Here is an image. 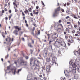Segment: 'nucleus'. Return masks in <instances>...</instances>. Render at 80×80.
I'll return each mask as SVG.
<instances>
[{
	"instance_id": "47",
	"label": "nucleus",
	"mask_w": 80,
	"mask_h": 80,
	"mask_svg": "<svg viewBox=\"0 0 80 80\" xmlns=\"http://www.w3.org/2000/svg\"><path fill=\"white\" fill-rule=\"evenodd\" d=\"M73 18H76V19H78V18H77V17L76 16H74Z\"/></svg>"
},
{
	"instance_id": "58",
	"label": "nucleus",
	"mask_w": 80,
	"mask_h": 80,
	"mask_svg": "<svg viewBox=\"0 0 80 80\" xmlns=\"http://www.w3.org/2000/svg\"><path fill=\"white\" fill-rule=\"evenodd\" d=\"M31 10H31V9H30V8L28 9V11H29V12H31Z\"/></svg>"
},
{
	"instance_id": "40",
	"label": "nucleus",
	"mask_w": 80,
	"mask_h": 80,
	"mask_svg": "<svg viewBox=\"0 0 80 80\" xmlns=\"http://www.w3.org/2000/svg\"><path fill=\"white\" fill-rule=\"evenodd\" d=\"M31 16L32 17H33V13H30Z\"/></svg>"
},
{
	"instance_id": "2",
	"label": "nucleus",
	"mask_w": 80,
	"mask_h": 80,
	"mask_svg": "<svg viewBox=\"0 0 80 80\" xmlns=\"http://www.w3.org/2000/svg\"><path fill=\"white\" fill-rule=\"evenodd\" d=\"M60 10V7H58L56 9H55V12L53 14V17H55L57 16V15H58L59 12L58 11Z\"/></svg>"
},
{
	"instance_id": "54",
	"label": "nucleus",
	"mask_w": 80,
	"mask_h": 80,
	"mask_svg": "<svg viewBox=\"0 0 80 80\" xmlns=\"http://www.w3.org/2000/svg\"><path fill=\"white\" fill-rule=\"evenodd\" d=\"M35 14H36V15H37V14H38V12H35Z\"/></svg>"
},
{
	"instance_id": "29",
	"label": "nucleus",
	"mask_w": 80,
	"mask_h": 80,
	"mask_svg": "<svg viewBox=\"0 0 80 80\" xmlns=\"http://www.w3.org/2000/svg\"><path fill=\"white\" fill-rule=\"evenodd\" d=\"M66 32H69V30L68 28H67L66 29Z\"/></svg>"
},
{
	"instance_id": "25",
	"label": "nucleus",
	"mask_w": 80,
	"mask_h": 80,
	"mask_svg": "<svg viewBox=\"0 0 80 80\" xmlns=\"http://www.w3.org/2000/svg\"><path fill=\"white\" fill-rule=\"evenodd\" d=\"M14 28L16 29H18V26H14Z\"/></svg>"
},
{
	"instance_id": "27",
	"label": "nucleus",
	"mask_w": 80,
	"mask_h": 80,
	"mask_svg": "<svg viewBox=\"0 0 80 80\" xmlns=\"http://www.w3.org/2000/svg\"><path fill=\"white\" fill-rule=\"evenodd\" d=\"M74 42V40H73L72 39L71 40V43H73Z\"/></svg>"
},
{
	"instance_id": "9",
	"label": "nucleus",
	"mask_w": 80,
	"mask_h": 80,
	"mask_svg": "<svg viewBox=\"0 0 80 80\" xmlns=\"http://www.w3.org/2000/svg\"><path fill=\"white\" fill-rule=\"evenodd\" d=\"M18 31L17 30H15L13 31V33L15 34V35H18Z\"/></svg>"
},
{
	"instance_id": "4",
	"label": "nucleus",
	"mask_w": 80,
	"mask_h": 80,
	"mask_svg": "<svg viewBox=\"0 0 80 80\" xmlns=\"http://www.w3.org/2000/svg\"><path fill=\"white\" fill-rule=\"evenodd\" d=\"M33 64L34 66H35V67H38V65H39L40 64V62H39V61L38 60H36L34 61Z\"/></svg>"
},
{
	"instance_id": "14",
	"label": "nucleus",
	"mask_w": 80,
	"mask_h": 80,
	"mask_svg": "<svg viewBox=\"0 0 80 80\" xmlns=\"http://www.w3.org/2000/svg\"><path fill=\"white\" fill-rule=\"evenodd\" d=\"M79 77V75L78 74H76L74 76V79H76V80H77L78 78Z\"/></svg>"
},
{
	"instance_id": "24",
	"label": "nucleus",
	"mask_w": 80,
	"mask_h": 80,
	"mask_svg": "<svg viewBox=\"0 0 80 80\" xmlns=\"http://www.w3.org/2000/svg\"><path fill=\"white\" fill-rule=\"evenodd\" d=\"M12 17V15L11 14L10 16H9V20H10L11 18Z\"/></svg>"
},
{
	"instance_id": "1",
	"label": "nucleus",
	"mask_w": 80,
	"mask_h": 80,
	"mask_svg": "<svg viewBox=\"0 0 80 80\" xmlns=\"http://www.w3.org/2000/svg\"><path fill=\"white\" fill-rule=\"evenodd\" d=\"M61 40H58V39H57L54 44L55 47H57L58 48L60 47L61 45Z\"/></svg>"
},
{
	"instance_id": "11",
	"label": "nucleus",
	"mask_w": 80,
	"mask_h": 80,
	"mask_svg": "<svg viewBox=\"0 0 80 80\" xmlns=\"http://www.w3.org/2000/svg\"><path fill=\"white\" fill-rule=\"evenodd\" d=\"M50 66H47L46 68V70L47 72H49L50 71Z\"/></svg>"
},
{
	"instance_id": "61",
	"label": "nucleus",
	"mask_w": 80,
	"mask_h": 80,
	"mask_svg": "<svg viewBox=\"0 0 80 80\" xmlns=\"http://www.w3.org/2000/svg\"><path fill=\"white\" fill-rule=\"evenodd\" d=\"M4 12H5V11L3 10H2V13H4Z\"/></svg>"
},
{
	"instance_id": "50",
	"label": "nucleus",
	"mask_w": 80,
	"mask_h": 80,
	"mask_svg": "<svg viewBox=\"0 0 80 80\" xmlns=\"http://www.w3.org/2000/svg\"><path fill=\"white\" fill-rule=\"evenodd\" d=\"M70 23H71V22H67V24H70Z\"/></svg>"
},
{
	"instance_id": "19",
	"label": "nucleus",
	"mask_w": 80,
	"mask_h": 80,
	"mask_svg": "<svg viewBox=\"0 0 80 80\" xmlns=\"http://www.w3.org/2000/svg\"><path fill=\"white\" fill-rule=\"evenodd\" d=\"M72 71V68L70 67L69 68V72H71Z\"/></svg>"
},
{
	"instance_id": "18",
	"label": "nucleus",
	"mask_w": 80,
	"mask_h": 80,
	"mask_svg": "<svg viewBox=\"0 0 80 80\" xmlns=\"http://www.w3.org/2000/svg\"><path fill=\"white\" fill-rule=\"evenodd\" d=\"M76 70H77L78 72H80V67H78L77 68Z\"/></svg>"
},
{
	"instance_id": "59",
	"label": "nucleus",
	"mask_w": 80,
	"mask_h": 80,
	"mask_svg": "<svg viewBox=\"0 0 80 80\" xmlns=\"http://www.w3.org/2000/svg\"><path fill=\"white\" fill-rule=\"evenodd\" d=\"M33 14H35V11L34 10H33Z\"/></svg>"
},
{
	"instance_id": "6",
	"label": "nucleus",
	"mask_w": 80,
	"mask_h": 80,
	"mask_svg": "<svg viewBox=\"0 0 80 80\" xmlns=\"http://www.w3.org/2000/svg\"><path fill=\"white\" fill-rule=\"evenodd\" d=\"M74 55H76V56H77L78 57L80 56V49H79V51L78 52L77 51H76L74 52Z\"/></svg>"
},
{
	"instance_id": "26",
	"label": "nucleus",
	"mask_w": 80,
	"mask_h": 80,
	"mask_svg": "<svg viewBox=\"0 0 80 80\" xmlns=\"http://www.w3.org/2000/svg\"><path fill=\"white\" fill-rule=\"evenodd\" d=\"M69 38H70L71 40H72L73 39V38L72 36H70L69 37Z\"/></svg>"
},
{
	"instance_id": "8",
	"label": "nucleus",
	"mask_w": 80,
	"mask_h": 80,
	"mask_svg": "<svg viewBox=\"0 0 80 80\" xmlns=\"http://www.w3.org/2000/svg\"><path fill=\"white\" fill-rule=\"evenodd\" d=\"M64 73H65V75L66 77H69L70 76V74H69V72H68L67 71V70H64Z\"/></svg>"
},
{
	"instance_id": "37",
	"label": "nucleus",
	"mask_w": 80,
	"mask_h": 80,
	"mask_svg": "<svg viewBox=\"0 0 80 80\" xmlns=\"http://www.w3.org/2000/svg\"><path fill=\"white\" fill-rule=\"evenodd\" d=\"M25 58L27 60L28 59V56L25 57Z\"/></svg>"
},
{
	"instance_id": "38",
	"label": "nucleus",
	"mask_w": 80,
	"mask_h": 80,
	"mask_svg": "<svg viewBox=\"0 0 80 80\" xmlns=\"http://www.w3.org/2000/svg\"><path fill=\"white\" fill-rule=\"evenodd\" d=\"M70 18V17H69V16H67L66 17V19H68V18Z\"/></svg>"
},
{
	"instance_id": "20",
	"label": "nucleus",
	"mask_w": 80,
	"mask_h": 80,
	"mask_svg": "<svg viewBox=\"0 0 80 80\" xmlns=\"http://www.w3.org/2000/svg\"><path fill=\"white\" fill-rule=\"evenodd\" d=\"M22 68H21L20 69L18 70V72H17V73H18V74H19V72H21V71H22Z\"/></svg>"
},
{
	"instance_id": "17",
	"label": "nucleus",
	"mask_w": 80,
	"mask_h": 80,
	"mask_svg": "<svg viewBox=\"0 0 80 80\" xmlns=\"http://www.w3.org/2000/svg\"><path fill=\"white\" fill-rule=\"evenodd\" d=\"M46 61L47 62H50V58H46Z\"/></svg>"
},
{
	"instance_id": "13",
	"label": "nucleus",
	"mask_w": 80,
	"mask_h": 80,
	"mask_svg": "<svg viewBox=\"0 0 80 80\" xmlns=\"http://www.w3.org/2000/svg\"><path fill=\"white\" fill-rule=\"evenodd\" d=\"M36 67L34 68V70L36 72H38L39 70V67L38 66H36Z\"/></svg>"
},
{
	"instance_id": "43",
	"label": "nucleus",
	"mask_w": 80,
	"mask_h": 80,
	"mask_svg": "<svg viewBox=\"0 0 80 80\" xmlns=\"http://www.w3.org/2000/svg\"><path fill=\"white\" fill-rule=\"evenodd\" d=\"M8 1H9V0H5V2L6 3H7V2H8Z\"/></svg>"
},
{
	"instance_id": "31",
	"label": "nucleus",
	"mask_w": 80,
	"mask_h": 80,
	"mask_svg": "<svg viewBox=\"0 0 80 80\" xmlns=\"http://www.w3.org/2000/svg\"><path fill=\"white\" fill-rule=\"evenodd\" d=\"M77 33H78V34H79V35H80V32H79V31H77Z\"/></svg>"
},
{
	"instance_id": "39",
	"label": "nucleus",
	"mask_w": 80,
	"mask_h": 80,
	"mask_svg": "<svg viewBox=\"0 0 80 80\" xmlns=\"http://www.w3.org/2000/svg\"><path fill=\"white\" fill-rule=\"evenodd\" d=\"M22 14L23 16H25V14H24V12H22Z\"/></svg>"
},
{
	"instance_id": "22",
	"label": "nucleus",
	"mask_w": 80,
	"mask_h": 80,
	"mask_svg": "<svg viewBox=\"0 0 80 80\" xmlns=\"http://www.w3.org/2000/svg\"><path fill=\"white\" fill-rule=\"evenodd\" d=\"M35 80H42L40 78H35Z\"/></svg>"
},
{
	"instance_id": "21",
	"label": "nucleus",
	"mask_w": 80,
	"mask_h": 80,
	"mask_svg": "<svg viewBox=\"0 0 80 80\" xmlns=\"http://www.w3.org/2000/svg\"><path fill=\"white\" fill-rule=\"evenodd\" d=\"M28 46L29 47H30L31 48H32V47H33V46L32 45V44H31V43H28Z\"/></svg>"
},
{
	"instance_id": "30",
	"label": "nucleus",
	"mask_w": 80,
	"mask_h": 80,
	"mask_svg": "<svg viewBox=\"0 0 80 80\" xmlns=\"http://www.w3.org/2000/svg\"><path fill=\"white\" fill-rule=\"evenodd\" d=\"M54 64H55V65H56V66H58V65L57 64V63H56V62H54Z\"/></svg>"
},
{
	"instance_id": "10",
	"label": "nucleus",
	"mask_w": 80,
	"mask_h": 80,
	"mask_svg": "<svg viewBox=\"0 0 80 80\" xmlns=\"http://www.w3.org/2000/svg\"><path fill=\"white\" fill-rule=\"evenodd\" d=\"M60 44L62 46V47H66V44H65V43L64 42H62L61 41Z\"/></svg>"
},
{
	"instance_id": "15",
	"label": "nucleus",
	"mask_w": 80,
	"mask_h": 80,
	"mask_svg": "<svg viewBox=\"0 0 80 80\" xmlns=\"http://www.w3.org/2000/svg\"><path fill=\"white\" fill-rule=\"evenodd\" d=\"M72 66L73 68H75V69L76 70V67H77V65L76 64L74 63L72 64Z\"/></svg>"
},
{
	"instance_id": "5",
	"label": "nucleus",
	"mask_w": 80,
	"mask_h": 80,
	"mask_svg": "<svg viewBox=\"0 0 80 80\" xmlns=\"http://www.w3.org/2000/svg\"><path fill=\"white\" fill-rule=\"evenodd\" d=\"M21 65H24V66H28V63L27 61H22L20 63Z\"/></svg>"
},
{
	"instance_id": "3",
	"label": "nucleus",
	"mask_w": 80,
	"mask_h": 80,
	"mask_svg": "<svg viewBox=\"0 0 80 80\" xmlns=\"http://www.w3.org/2000/svg\"><path fill=\"white\" fill-rule=\"evenodd\" d=\"M51 57H52V65H54V63L55 62V61L57 60V58L54 56V54H51Z\"/></svg>"
},
{
	"instance_id": "49",
	"label": "nucleus",
	"mask_w": 80,
	"mask_h": 80,
	"mask_svg": "<svg viewBox=\"0 0 80 80\" xmlns=\"http://www.w3.org/2000/svg\"><path fill=\"white\" fill-rule=\"evenodd\" d=\"M9 12L10 13L12 12V11L11 10H10L9 11Z\"/></svg>"
},
{
	"instance_id": "56",
	"label": "nucleus",
	"mask_w": 80,
	"mask_h": 80,
	"mask_svg": "<svg viewBox=\"0 0 80 80\" xmlns=\"http://www.w3.org/2000/svg\"><path fill=\"white\" fill-rule=\"evenodd\" d=\"M35 30V27H34L33 28V31H34Z\"/></svg>"
},
{
	"instance_id": "36",
	"label": "nucleus",
	"mask_w": 80,
	"mask_h": 80,
	"mask_svg": "<svg viewBox=\"0 0 80 80\" xmlns=\"http://www.w3.org/2000/svg\"><path fill=\"white\" fill-rule=\"evenodd\" d=\"M72 33H75V31L74 30H73V31H72Z\"/></svg>"
},
{
	"instance_id": "45",
	"label": "nucleus",
	"mask_w": 80,
	"mask_h": 80,
	"mask_svg": "<svg viewBox=\"0 0 80 80\" xmlns=\"http://www.w3.org/2000/svg\"><path fill=\"white\" fill-rule=\"evenodd\" d=\"M30 52H31V54H32V53H33V50H31Z\"/></svg>"
},
{
	"instance_id": "35",
	"label": "nucleus",
	"mask_w": 80,
	"mask_h": 80,
	"mask_svg": "<svg viewBox=\"0 0 80 80\" xmlns=\"http://www.w3.org/2000/svg\"><path fill=\"white\" fill-rule=\"evenodd\" d=\"M41 2H42V4L43 5H44V6H45V4H44V3H43V2L42 1H41Z\"/></svg>"
},
{
	"instance_id": "55",
	"label": "nucleus",
	"mask_w": 80,
	"mask_h": 80,
	"mask_svg": "<svg viewBox=\"0 0 80 80\" xmlns=\"http://www.w3.org/2000/svg\"><path fill=\"white\" fill-rule=\"evenodd\" d=\"M40 31H38V35H39V34H40Z\"/></svg>"
},
{
	"instance_id": "48",
	"label": "nucleus",
	"mask_w": 80,
	"mask_h": 80,
	"mask_svg": "<svg viewBox=\"0 0 80 80\" xmlns=\"http://www.w3.org/2000/svg\"><path fill=\"white\" fill-rule=\"evenodd\" d=\"M31 20L32 22H33V18H31Z\"/></svg>"
},
{
	"instance_id": "32",
	"label": "nucleus",
	"mask_w": 80,
	"mask_h": 80,
	"mask_svg": "<svg viewBox=\"0 0 80 80\" xmlns=\"http://www.w3.org/2000/svg\"><path fill=\"white\" fill-rule=\"evenodd\" d=\"M2 35L3 38H5V35H4V33H2Z\"/></svg>"
},
{
	"instance_id": "60",
	"label": "nucleus",
	"mask_w": 80,
	"mask_h": 80,
	"mask_svg": "<svg viewBox=\"0 0 80 80\" xmlns=\"http://www.w3.org/2000/svg\"><path fill=\"white\" fill-rule=\"evenodd\" d=\"M26 11L27 12V13H28V10H27V9H26Z\"/></svg>"
},
{
	"instance_id": "34",
	"label": "nucleus",
	"mask_w": 80,
	"mask_h": 80,
	"mask_svg": "<svg viewBox=\"0 0 80 80\" xmlns=\"http://www.w3.org/2000/svg\"><path fill=\"white\" fill-rule=\"evenodd\" d=\"M8 38L9 39V42H10V40H11V38L10 37H8Z\"/></svg>"
},
{
	"instance_id": "28",
	"label": "nucleus",
	"mask_w": 80,
	"mask_h": 80,
	"mask_svg": "<svg viewBox=\"0 0 80 80\" xmlns=\"http://www.w3.org/2000/svg\"><path fill=\"white\" fill-rule=\"evenodd\" d=\"M47 35H48V39L49 40V39H50V34H48Z\"/></svg>"
},
{
	"instance_id": "42",
	"label": "nucleus",
	"mask_w": 80,
	"mask_h": 80,
	"mask_svg": "<svg viewBox=\"0 0 80 80\" xmlns=\"http://www.w3.org/2000/svg\"><path fill=\"white\" fill-rule=\"evenodd\" d=\"M9 69H10V67L8 66L7 67V70H9Z\"/></svg>"
},
{
	"instance_id": "44",
	"label": "nucleus",
	"mask_w": 80,
	"mask_h": 80,
	"mask_svg": "<svg viewBox=\"0 0 80 80\" xmlns=\"http://www.w3.org/2000/svg\"><path fill=\"white\" fill-rule=\"evenodd\" d=\"M32 3H33L34 5H35V2L32 1Z\"/></svg>"
},
{
	"instance_id": "51",
	"label": "nucleus",
	"mask_w": 80,
	"mask_h": 80,
	"mask_svg": "<svg viewBox=\"0 0 80 80\" xmlns=\"http://www.w3.org/2000/svg\"><path fill=\"white\" fill-rule=\"evenodd\" d=\"M53 41H54V40H53L52 41H50L49 42V44L50 43H51V42H53Z\"/></svg>"
},
{
	"instance_id": "7",
	"label": "nucleus",
	"mask_w": 80,
	"mask_h": 80,
	"mask_svg": "<svg viewBox=\"0 0 80 80\" xmlns=\"http://www.w3.org/2000/svg\"><path fill=\"white\" fill-rule=\"evenodd\" d=\"M16 70H17V68L16 67H14V68H12V71L13 75L15 74V73H16L17 71H16Z\"/></svg>"
},
{
	"instance_id": "64",
	"label": "nucleus",
	"mask_w": 80,
	"mask_h": 80,
	"mask_svg": "<svg viewBox=\"0 0 80 80\" xmlns=\"http://www.w3.org/2000/svg\"><path fill=\"white\" fill-rule=\"evenodd\" d=\"M22 40L24 42H25V39H24V38H22Z\"/></svg>"
},
{
	"instance_id": "16",
	"label": "nucleus",
	"mask_w": 80,
	"mask_h": 80,
	"mask_svg": "<svg viewBox=\"0 0 80 80\" xmlns=\"http://www.w3.org/2000/svg\"><path fill=\"white\" fill-rule=\"evenodd\" d=\"M58 32V33H61V32H62V29H61V28H59L57 30Z\"/></svg>"
},
{
	"instance_id": "52",
	"label": "nucleus",
	"mask_w": 80,
	"mask_h": 80,
	"mask_svg": "<svg viewBox=\"0 0 80 80\" xmlns=\"http://www.w3.org/2000/svg\"><path fill=\"white\" fill-rule=\"evenodd\" d=\"M5 19L6 20H8V18L7 17H6Z\"/></svg>"
},
{
	"instance_id": "23",
	"label": "nucleus",
	"mask_w": 80,
	"mask_h": 80,
	"mask_svg": "<svg viewBox=\"0 0 80 80\" xmlns=\"http://www.w3.org/2000/svg\"><path fill=\"white\" fill-rule=\"evenodd\" d=\"M77 59L79 61H80V55L78 56V57L77 58Z\"/></svg>"
},
{
	"instance_id": "62",
	"label": "nucleus",
	"mask_w": 80,
	"mask_h": 80,
	"mask_svg": "<svg viewBox=\"0 0 80 80\" xmlns=\"http://www.w3.org/2000/svg\"><path fill=\"white\" fill-rule=\"evenodd\" d=\"M70 5V3H67V5H68H68Z\"/></svg>"
},
{
	"instance_id": "46",
	"label": "nucleus",
	"mask_w": 80,
	"mask_h": 80,
	"mask_svg": "<svg viewBox=\"0 0 80 80\" xmlns=\"http://www.w3.org/2000/svg\"><path fill=\"white\" fill-rule=\"evenodd\" d=\"M78 36V35L77 34H76L74 35L75 37H77V36Z\"/></svg>"
},
{
	"instance_id": "33",
	"label": "nucleus",
	"mask_w": 80,
	"mask_h": 80,
	"mask_svg": "<svg viewBox=\"0 0 80 80\" xmlns=\"http://www.w3.org/2000/svg\"><path fill=\"white\" fill-rule=\"evenodd\" d=\"M8 54L7 56H6L5 57L6 59V58H8Z\"/></svg>"
},
{
	"instance_id": "53",
	"label": "nucleus",
	"mask_w": 80,
	"mask_h": 80,
	"mask_svg": "<svg viewBox=\"0 0 80 80\" xmlns=\"http://www.w3.org/2000/svg\"><path fill=\"white\" fill-rule=\"evenodd\" d=\"M59 23H61L62 22V20H59L58 21Z\"/></svg>"
},
{
	"instance_id": "63",
	"label": "nucleus",
	"mask_w": 80,
	"mask_h": 80,
	"mask_svg": "<svg viewBox=\"0 0 80 80\" xmlns=\"http://www.w3.org/2000/svg\"><path fill=\"white\" fill-rule=\"evenodd\" d=\"M62 12H64V10H63V9H62Z\"/></svg>"
},
{
	"instance_id": "41",
	"label": "nucleus",
	"mask_w": 80,
	"mask_h": 80,
	"mask_svg": "<svg viewBox=\"0 0 80 80\" xmlns=\"http://www.w3.org/2000/svg\"><path fill=\"white\" fill-rule=\"evenodd\" d=\"M75 63H77V58L76 59V60L75 61Z\"/></svg>"
},
{
	"instance_id": "57",
	"label": "nucleus",
	"mask_w": 80,
	"mask_h": 80,
	"mask_svg": "<svg viewBox=\"0 0 80 80\" xmlns=\"http://www.w3.org/2000/svg\"><path fill=\"white\" fill-rule=\"evenodd\" d=\"M31 34H32V35H34V33L33 32H32Z\"/></svg>"
},
{
	"instance_id": "12",
	"label": "nucleus",
	"mask_w": 80,
	"mask_h": 80,
	"mask_svg": "<svg viewBox=\"0 0 80 80\" xmlns=\"http://www.w3.org/2000/svg\"><path fill=\"white\" fill-rule=\"evenodd\" d=\"M34 61H35L34 59H33V58H31L30 59V64L31 66L32 65V62H34Z\"/></svg>"
}]
</instances>
